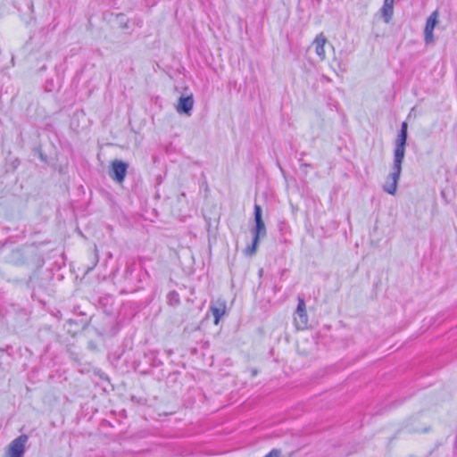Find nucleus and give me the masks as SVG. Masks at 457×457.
<instances>
[{"instance_id":"1","label":"nucleus","mask_w":457,"mask_h":457,"mask_svg":"<svg viewBox=\"0 0 457 457\" xmlns=\"http://www.w3.org/2000/svg\"><path fill=\"white\" fill-rule=\"evenodd\" d=\"M254 221L255 226L252 229L253 243L252 245L247 246L245 249V253L249 255L255 253L259 240L265 237L267 234L266 227L262 220V207L258 204L254 205Z\"/></svg>"},{"instance_id":"2","label":"nucleus","mask_w":457,"mask_h":457,"mask_svg":"<svg viewBox=\"0 0 457 457\" xmlns=\"http://www.w3.org/2000/svg\"><path fill=\"white\" fill-rule=\"evenodd\" d=\"M129 163L119 159L113 160L110 164L109 176L116 182L122 183L125 179Z\"/></svg>"},{"instance_id":"3","label":"nucleus","mask_w":457,"mask_h":457,"mask_svg":"<svg viewBox=\"0 0 457 457\" xmlns=\"http://www.w3.org/2000/svg\"><path fill=\"white\" fill-rule=\"evenodd\" d=\"M28 439L27 435H21L12 440L8 447L9 457H23L25 453V445Z\"/></svg>"},{"instance_id":"4","label":"nucleus","mask_w":457,"mask_h":457,"mask_svg":"<svg viewBox=\"0 0 457 457\" xmlns=\"http://www.w3.org/2000/svg\"><path fill=\"white\" fill-rule=\"evenodd\" d=\"M438 12L434 11L427 19L424 29V40L427 45L434 43V29L438 23Z\"/></svg>"},{"instance_id":"5","label":"nucleus","mask_w":457,"mask_h":457,"mask_svg":"<svg viewBox=\"0 0 457 457\" xmlns=\"http://www.w3.org/2000/svg\"><path fill=\"white\" fill-rule=\"evenodd\" d=\"M194 103L195 101L192 94L187 96H182L179 98L176 111L180 114H187L189 116L191 115Z\"/></svg>"},{"instance_id":"6","label":"nucleus","mask_w":457,"mask_h":457,"mask_svg":"<svg viewBox=\"0 0 457 457\" xmlns=\"http://www.w3.org/2000/svg\"><path fill=\"white\" fill-rule=\"evenodd\" d=\"M406 144H401L395 142V147L394 150V163L392 170L402 171V163L404 159Z\"/></svg>"},{"instance_id":"7","label":"nucleus","mask_w":457,"mask_h":457,"mask_svg":"<svg viewBox=\"0 0 457 457\" xmlns=\"http://www.w3.org/2000/svg\"><path fill=\"white\" fill-rule=\"evenodd\" d=\"M401 171L393 170L389 174L387 181L383 186L384 191L390 195H395L397 189L398 180L400 179Z\"/></svg>"},{"instance_id":"8","label":"nucleus","mask_w":457,"mask_h":457,"mask_svg":"<svg viewBox=\"0 0 457 457\" xmlns=\"http://www.w3.org/2000/svg\"><path fill=\"white\" fill-rule=\"evenodd\" d=\"M227 311V305L224 301H217L214 303H212L210 306V312L214 317V324L218 325L220 320L222 316L225 315Z\"/></svg>"},{"instance_id":"9","label":"nucleus","mask_w":457,"mask_h":457,"mask_svg":"<svg viewBox=\"0 0 457 457\" xmlns=\"http://www.w3.org/2000/svg\"><path fill=\"white\" fill-rule=\"evenodd\" d=\"M326 43L327 38L322 33L319 34L313 41V45L315 46V52L317 55L320 58V60H324L326 57L324 49V46Z\"/></svg>"},{"instance_id":"10","label":"nucleus","mask_w":457,"mask_h":457,"mask_svg":"<svg viewBox=\"0 0 457 457\" xmlns=\"http://www.w3.org/2000/svg\"><path fill=\"white\" fill-rule=\"evenodd\" d=\"M394 3L395 0H384L383 6L381 8V13L384 21L387 23L391 21L394 13Z\"/></svg>"},{"instance_id":"11","label":"nucleus","mask_w":457,"mask_h":457,"mask_svg":"<svg viewBox=\"0 0 457 457\" xmlns=\"http://www.w3.org/2000/svg\"><path fill=\"white\" fill-rule=\"evenodd\" d=\"M295 321L298 328H305L308 323V316L306 310H303V312L295 311Z\"/></svg>"},{"instance_id":"12","label":"nucleus","mask_w":457,"mask_h":457,"mask_svg":"<svg viewBox=\"0 0 457 457\" xmlns=\"http://www.w3.org/2000/svg\"><path fill=\"white\" fill-rule=\"evenodd\" d=\"M408 125L407 122L403 121L401 125L400 131L398 133L396 141L397 143L406 144L408 137Z\"/></svg>"},{"instance_id":"13","label":"nucleus","mask_w":457,"mask_h":457,"mask_svg":"<svg viewBox=\"0 0 457 457\" xmlns=\"http://www.w3.org/2000/svg\"><path fill=\"white\" fill-rule=\"evenodd\" d=\"M168 302L170 305H178L180 302L179 295L176 291H171L168 295Z\"/></svg>"},{"instance_id":"14","label":"nucleus","mask_w":457,"mask_h":457,"mask_svg":"<svg viewBox=\"0 0 457 457\" xmlns=\"http://www.w3.org/2000/svg\"><path fill=\"white\" fill-rule=\"evenodd\" d=\"M118 22L120 23V27L122 29H128V21L126 20V17L123 14H118L117 15Z\"/></svg>"},{"instance_id":"15","label":"nucleus","mask_w":457,"mask_h":457,"mask_svg":"<svg viewBox=\"0 0 457 457\" xmlns=\"http://www.w3.org/2000/svg\"><path fill=\"white\" fill-rule=\"evenodd\" d=\"M281 450L280 449H272L268 454L264 457H281Z\"/></svg>"},{"instance_id":"16","label":"nucleus","mask_w":457,"mask_h":457,"mask_svg":"<svg viewBox=\"0 0 457 457\" xmlns=\"http://www.w3.org/2000/svg\"><path fill=\"white\" fill-rule=\"evenodd\" d=\"M303 310H306L305 302L303 298L299 297L296 311L303 312Z\"/></svg>"},{"instance_id":"17","label":"nucleus","mask_w":457,"mask_h":457,"mask_svg":"<svg viewBox=\"0 0 457 457\" xmlns=\"http://www.w3.org/2000/svg\"><path fill=\"white\" fill-rule=\"evenodd\" d=\"M134 270H135V263L132 262V263L127 264L126 270H125L126 276L132 274Z\"/></svg>"},{"instance_id":"18","label":"nucleus","mask_w":457,"mask_h":457,"mask_svg":"<svg viewBox=\"0 0 457 457\" xmlns=\"http://www.w3.org/2000/svg\"><path fill=\"white\" fill-rule=\"evenodd\" d=\"M304 154H305L304 153H302V154H301V157L298 159V162H300L301 167H302V168H312V164H310V163H306V162H303V156Z\"/></svg>"},{"instance_id":"19","label":"nucleus","mask_w":457,"mask_h":457,"mask_svg":"<svg viewBox=\"0 0 457 457\" xmlns=\"http://www.w3.org/2000/svg\"><path fill=\"white\" fill-rule=\"evenodd\" d=\"M256 373H257V371H256V370H253V376H254V375H256Z\"/></svg>"}]
</instances>
